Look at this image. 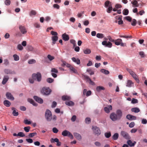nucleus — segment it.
Here are the masks:
<instances>
[{"instance_id": "39448f33", "label": "nucleus", "mask_w": 147, "mask_h": 147, "mask_svg": "<svg viewBox=\"0 0 147 147\" xmlns=\"http://www.w3.org/2000/svg\"><path fill=\"white\" fill-rule=\"evenodd\" d=\"M92 130L93 133L97 136L101 134V131L99 128L96 126H92Z\"/></svg>"}, {"instance_id": "c03bdc74", "label": "nucleus", "mask_w": 147, "mask_h": 147, "mask_svg": "<svg viewBox=\"0 0 147 147\" xmlns=\"http://www.w3.org/2000/svg\"><path fill=\"white\" fill-rule=\"evenodd\" d=\"M105 136L107 138H109L111 136L110 132H106L105 134Z\"/></svg>"}, {"instance_id": "ddd939ff", "label": "nucleus", "mask_w": 147, "mask_h": 147, "mask_svg": "<svg viewBox=\"0 0 147 147\" xmlns=\"http://www.w3.org/2000/svg\"><path fill=\"white\" fill-rule=\"evenodd\" d=\"M34 98L36 102L40 104L43 102V100L41 98L37 96H34Z\"/></svg>"}, {"instance_id": "f3484780", "label": "nucleus", "mask_w": 147, "mask_h": 147, "mask_svg": "<svg viewBox=\"0 0 147 147\" xmlns=\"http://www.w3.org/2000/svg\"><path fill=\"white\" fill-rule=\"evenodd\" d=\"M112 109V106L111 105H109L108 107H105L104 108V110L107 113H108L110 112V110Z\"/></svg>"}, {"instance_id": "cd10ccee", "label": "nucleus", "mask_w": 147, "mask_h": 147, "mask_svg": "<svg viewBox=\"0 0 147 147\" xmlns=\"http://www.w3.org/2000/svg\"><path fill=\"white\" fill-rule=\"evenodd\" d=\"M119 136V134L118 133H115L112 136V138L113 140H115L118 139Z\"/></svg>"}, {"instance_id": "79ce46f5", "label": "nucleus", "mask_w": 147, "mask_h": 147, "mask_svg": "<svg viewBox=\"0 0 147 147\" xmlns=\"http://www.w3.org/2000/svg\"><path fill=\"white\" fill-rule=\"evenodd\" d=\"M127 71L130 74L131 76L133 75L135 73L132 70H131L130 69L127 68Z\"/></svg>"}, {"instance_id": "f257e3e1", "label": "nucleus", "mask_w": 147, "mask_h": 147, "mask_svg": "<svg viewBox=\"0 0 147 147\" xmlns=\"http://www.w3.org/2000/svg\"><path fill=\"white\" fill-rule=\"evenodd\" d=\"M62 66L63 67L66 66L67 67L69 68L71 71L74 73H77V71L72 66L67 63L65 61H63V64H62Z\"/></svg>"}, {"instance_id": "052dcab7", "label": "nucleus", "mask_w": 147, "mask_h": 147, "mask_svg": "<svg viewBox=\"0 0 147 147\" xmlns=\"http://www.w3.org/2000/svg\"><path fill=\"white\" fill-rule=\"evenodd\" d=\"M125 18L127 20L129 21V22H130L131 21L132 18L130 17L129 16H127L125 17Z\"/></svg>"}, {"instance_id": "dca6fc26", "label": "nucleus", "mask_w": 147, "mask_h": 147, "mask_svg": "<svg viewBox=\"0 0 147 147\" xmlns=\"http://www.w3.org/2000/svg\"><path fill=\"white\" fill-rule=\"evenodd\" d=\"M63 39L65 41H67L69 39V36L68 35L65 33L63 34L62 35Z\"/></svg>"}, {"instance_id": "473e14b6", "label": "nucleus", "mask_w": 147, "mask_h": 147, "mask_svg": "<svg viewBox=\"0 0 147 147\" xmlns=\"http://www.w3.org/2000/svg\"><path fill=\"white\" fill-rule=\"evenodd\" d=\"M84 53L86 54H90L91 53V50L88 48H87L85 50H84Z\"/></svg>"}, {"instance_id": "aec40b11", "label": "nucleus", "mask_w": 147, "mask_h": 147, "mask_svg": "<svg viewBox=\"0 0 147 147\" xmlns=\"http://www.w3.org/2000/svg\"><path fill=\"white\" fill-rule=\"evenodd\" d=\"M134 84V83L130 80H128L127 81L126 84V86L127 87H131Z\"/></svg>"}, {"instance_id": "4d7b16f0", "label": "nucleus", "mask_w": 147, "mask_h": 147, "mask_svg": "<svg viewBox=\"0 0 147 147\" xmlns=\"http://www.w3.org/2000/svg\"><path fill=\"white\" fill-rule=\"evenodd\" d=\"M87 71L89 73V74L91 75H93L94 74V72L92 71V70L90 69H87Z\"/></svg>"}, {"instance_id": "0e129e2a", "label": "nucleus", "mask_w": 147, "mask_h": 147, "mask_svg": "<svg viewBox=\"0 0 147 147\" xmlns=\"http://www.w3.org/2000/svg\"><path fill=\"white\" fill-rule=\"evenodd\" d=\"M107 38L110 42H113L114 41V40L110 36H108Z\"/></svg>"}, {"instance_id": "a19ab883", "label": "nucleus", "mask_w": 147, "mask_h": 147, "mask_svg": "<svg viewBox=\"0 0 147 147\" xmlns=\"http://www.w3.org/2000/svg\"><path fill=\"white\" fill-rule=\"evenodd\" d=\"M58 141H59V140L57 138H55V139L52 138L51 140V142L52 143H54L55 142L57 143L58 142Z\"/></svg>"}, {"instance_id": "864d4df0", "label": "nucleus", "mask_w": 147, "mask_h": 147, "mask_svg": "<svg viewBox=\"0 0 147 147\" xmlns=\"http://www.w3.org/2000/svg\"><path fill=\"white\" fill-rule=\"evenodd\" d=\"M3 64L6 65H8L9 64V62L7 59H5L3 61Z\"/></svg>"}, {"instance_id": "c756f323", "label": "nucleus", "mask_w": 147, "mask_h": 147, "mask_svg": "<svg viewBox=\"0 0 147 147\" xmlns=\"http://www.w3.org/2000/svg\"><path fill=\"white\" fill-rule=\"evenodd\" d=\"M131 111L132 112H134L135 113H137L140 112V109L137 107H135L132 108L131 109Z\"/></svg>"}, {"instance_id": "f8f14e48", "label": "nucleus", "mask_w": 147, "mask_h": 147, "mask_svg": "<svg viewBox=\"0 0 147 147\" xmlns=\"http://www.w3.org/2000/svg\"><path fill=\"white\" fill-rule=\"evenodd\" d=\"M19 28L20 32L22 34H25L26 33L27 31L24 26L22 25H20L19 26Z\"/></svg>"}, {"instance_id": "bb28decb", "label": "nucleus", "mask_w": 147, "mask_h": 147, "mask_svg": "<svg viewBox=\"0 0 147 147\" xmlns=\"http://www.w3.org/2000/svg\"><path fill=\"white\" fill-rule=\"evenodd\" d=\"M3 104L7 107H9L11 104V102L7 100H5L4 101Z\"/></svg>"}, {"instance_id": "69168bd1", "label": "nucleus", "mask_w": 147, "mask_h": 147, "mask_svg": "<svg viewBox=\"0 0 147 147\" xmlns=\"http://www.w3.org/2000/svg\"><path fill=\"white\" fill-rule=\"evenodd\" d=\"M135 124L134 122H132L129 124V127L130 128H132L134 126Z\"/></svg>"}, {"instance_id": "2eb2a0df", "label": "nucleus", "mask_w": 147, "mask_h": 147, "mask_svg": "<svg viewBox=\"0 0 147 147\" xmlns=\"http://www.w3.org/2000/svg\"><path fill=\"white\" fill-rule=\"evenodd\" d=\"M6 96L7 98L8 99H10L12 100H13L14 99V98L13 96L9 92H7L6 94Z\"/></svg>"}, {"instance_id": "5fc2aeb1", "label": "nucleus", "mask_w": 147, "mask_h": 147, "mask_svg": "<svg viewBox=\"0 0 147 147\" xmlns=\"http://www.w3.org/2000/svg\"><path fill=\"white\" fill-rule=\"evenodd\" d=\"M138 101L137 99L133 98L131 100V103L133 104H135L138 103Z\"/></svg>"}, {"instance_id": "5701e85b", "label": "nucleus", "mask_w": 147, "mask_h": 147, "mask_svg": "<svg viewBox=\"0 0 147 147\" xmlns=\"http://www.w3.org/2000/svg\"><path fill=\"white\" fill-rule=\"evenodd\" d=\"M62 99L63 100H69L71 99V97L67 95H63L62 97Z\"/></svg>"}, {"instance_id": "774afa93", "label": "nucleus", "mask_w": 147, "mask_h": 147, "mask_svg": "<svg viewBox=\"0 0 147 147\" xmlns=\"http://www.w3.org/2000/svg\"><path fill=\"white\" fill-rule=\"evenodd\" d=\"M17 48L20 50H22L23 49V47L20 44H19L17 46Z\"/></svg>"}, {"instance_id": "0eeeda50", "label": "nucleus", "mask_w": 147, "mask_h": 147, "mask_svg": "<svg viewBox=\"0 0 147 147\" xmlns=\"http://www.w3.org/2000/svg\"><path fill=\"white\" fill-rule=\"evenodd\" d=\"M62 135L64 136H67L71 139L73 138V136L72 135L70 132L66 130L63 131L62 133Z\"/></svg>"}, {"instance_id": "6ab92c4d", "label": "nucleus", "mask_w": 147, "mask_h": 147, "mask_svg": "<svg viewBox=\"0 0 147 147\" xmlns=\"http://www.w3.org/2000/svg\"><path fill=\"white\" fill-rule=\"evenodd\" d=\"M9 79V77L8 76H5L3 77L2 82V84L3 85L5 84Z\"/></svg>"}, {"instance_id": "bf43d9fd", "label": "nucleus", "mask_w": 147, "mask_h": 147, "mask_svg": "<svg viewBox=\"0 0 147 147\" xmlns=\"http://www.w3.org/2000/svg\"><path fill=\"white\" fill-rule=\"evenodd\" d=\"M137 22L136 20L135 19H133L132 20L131 24L132 26H136Z\"/></svg>"}, {"instance_id": "3c124183", "label": "nucleus", "mask_w": 147, "mask_h": 147, "mask_svg": "<svg viewBox=\"0 0 147 147\" xmlns=\"http://www.w3.org/2000/svg\"><path fill=\"white\" fill-rule=\"evenodd\" d=\"M18 136H19L21 137H23L25 136V135L22 132H19L17 134Z\"/></svg>"}, {"instance_id": "49530a36", "label": "nucleus", "mask_w": 147, "mask_h": 147, "mask_svg": "<svg viewBox=\"0 0 147 147\" xmlns=\"http://www.w3.org/2000/svg\"><path fill=\"white\" fill-rule=\"evenodd\" d=\"M85 121L87 124H89L91 122V119L89 117L86 118L85 119Z\"/></svg>"}, {"instance_id": "7ed1b4c3", "label": "nucleus", "mask_w": 147, "mask_h": 147, "mask_svg": "<svg viewBox=\"0 0 147 147\" xmlns=\"http://www.w3.org/2000/svg\"><path fill=\"white\" fill-rule=\"evenodd\" d=\"M32 78L35 80H36L38 82H40L42 79V76L40 72H37L36 74H33L32 76Z\"/></svg>"}, {"instance_id": "a878e982", "label": "nucleus", "mask_w": 147, "mask_h": 147, "mask_svg": "<svg viewBox=\"0 0 147 147\" xmlns=\"http://www.w3.org/2000/svg\"><path fill=\"white\" fill-rule=\"evenodd\" d=\"M73 61L76 63L77 64H79L80 63V61L79 59H76L75 57H73L71 58Z\"/></svg>"}, {"instance_id": "e433bc0d", "label": "nucleus", "mask_w": 147, "mask_h": 147, "mask_svg": "<svg viewBox=\"0 0 147 147\" xmlns=\"http://www.w3.org/2000/svg\"><path fill=\"white\" fill-rule=\"evenodd\" d=\"M132 76L138 83H139V80L137 78V76L136 74H135H135H134Z\"/></svg>"}, {"instance_id": "6e6552de", "label": "nucleus", "mask_w": 147, "mask_h": 147, "mask_svg": "<svg viewBox=\"0 0 147 147\" xmlns=\"http://www.w3.org/2000/svg\"><path fill=\"white\" fill-rule=\"evenodd\" d=\"M120 134L124 138L126 139L129 140L131 138V137L125 131H121V132Z\"/></svg>"}, {"instance_id": "412c9836", "label": "nucleus", "mask_w": 147, "mask_h": 147, "mask_svg": "<svg viewBox=\"0 0 147 147\" xmlns=\"http://www.w3.org/2000/svg\"><path fill=\"white\" fill-rule=\"evenodd\" d=\"M74 137L77 139L79 140H81L82 139V137L79 134L77 133H74Z\"/></svg>"}, {"instance_id": "58836bf2", "label": "nucleus", "mask_w": 147, "mask_h": 147, "mask_svg": "<svg viewBox=\"0 0 147 147\" xmlns=\"http://www.w3.org/2000/svg\"><path fill=\"white\" fill-rule=\"evenodd\" d=\"M36 11L34 10H32L29 14L30 16H35L36 14Z\"/></svg>"}, {"instance_id": "8fccbe9b", "label": "nucleus", "mask_w": 147, "mask_h": 147, "mask_svg": "<svg viewBox=\"0 0 147 147\" xmlns=\"http://www.w3.org/2000/svg\"><path fill=\"white\" fill-rule=\"evenodd\" d=\"M36 62L35 60L34 59H32L28 61V63L29 64H32L35 63Z\"/></svg>"}, {"instance_id": "a18cd8bd", "label": "nucleus", "mask_w": 147, "mask_h": 147, "mask_svg": "<svg viewBox=\"0 0 147 147\" xmlns=\"http://www.w3.org/2000/svg\"><path fill=\"white\" fill-rule=\"evenodd\" d=\"M37 133L36 132L31 133L29 134L28 135L29 137L30 138H32L34 136H36Z\"/></svg>"}, {"instance_id": "4be33fe9", "label": "nucleus", "mask_w": 147, "mask_h": 147, "mask_svg": "<svg viewBox=\"0 0 147 147\" xmlns=\"http://www.w3.org/2000/svg\"><path fill=\"white\" fill-rule=\"evenodd\" d=\"M58 37L57 36H53L52 37L53 45L58 40Z\"/></svg>"}, {"instance_id": "6e6d98bb", "label": "nucleus", "mask_w": 147, "mask_h": 147, "mask_svg": "<svg viewBox=\"0 0 147 147\" xmlns=\"http://www.w3.org/2000/svg\"><path fill=\"white\" fill-rule=\"evenodd\" d=\"M48 58L49 59L50 61H52L55 58L53 56H52L50 55H48L47 56Z\"/></svg>"}, {"instance_id": "f03ea898", "label": "nucleus", "mask_w": 147, "mask_h": 147, "mask_svg": "<svg viewBox=\"0 0 147 147\" xmlns=\"http://www.w3.org/2000/svg\"><path fill=\"white\" fill-rule=\"evenodd\" d=\"M52 92V90L49 87H43L41 90V93L43 95H49Z\"/></svg>"}, {"instance_id": "a211bd4d", "label": "nucleus", "mask_w": 147, "mask_h": 147, "mask_svg": "<svg viewBox=\"0 0 147 147\" xmlns=\"http://www.w3.org/2000/svg\"><path fill=\"white\" fill-rule=\"evenodd\" d=\"M5 73L6 74H15V72L14 71H12L11 70L8 69H5L4 70Z\"/></svg>"}, {"instance_id": "680f3d73", "label": "nucleus", "mask_w": 147, "mask_h": 147, "mask_svg": "<svg viewBox=\"0 0 147 147\" xmlns=\"http://www.w3.org/2000/svg\"><path fill=\"white\" fill-rule=\"evenodd\" d=\"M24 123L26 124L29 125L31 123V122L29 121L28 119H26L24 120Z\"/></svg>"}, {"instance_id": "4c0bfd02", "label": "nucleus", "mask_w": 147, "mask_h": 147, "mask_svg": "<svg viewBox=\"0 0 147 147\" xmlns=\"http://www.w3.org/2000/svg\"><path fill=\"white\" fill-rule=\"evenodd\" d=\"M129 13V10L127 9H124L123 11V14L125 15H127Z\"/></svg>"}, {"instance_id": "20e7f679", "label": "nucleus", "mask_w": 147, "mask_h": 147, "mask_svg": "<svg viewBox=\"0 0 147 147\" xmlns=\"http://www.w3.org/2000/svg\"><path fill=\"white\" fill-rule=\"evenodd\" d=\"M45 117L46 120L49 121H51L52 118V114L51 111L49 110H47L45 112Z\"/></svg>"}, {"instance_id": "c9c22d12", "label": "nucleus", "mask_w": 147, "mask_h": 147, "mask_svg": "<svg viewBox=\"0 0 147 147\" xmlns=\"http://www.w3.org/2000/svg\"><path fill=\"white\" fill-rule=\"evenodd\" d=\"M108 8L107 9V12L108 13H110L111 11L113 10V7L112 5H110V6L108 7Z\"/></svg>"}, {"instance_id": "c85d7f7f", "label": "nucleus", "mask_w": 147, "mask_h": 147, "mask_svg": "<svg viewBox=\"0 0 147 147\" xmlns=\"http://www.w3.org/2000/svg\"><path fill=\"white\" fill-rule=\"evenodd\" d=\"M112 5L111 3L109 1H106L105 3V6L106 7H108L110 6V5Z\"/></svg>"}, {"instance_id": "393cba45", "label": "nucleus", "mask_w": 147, "mask_h": 147, "mask_svg": "<svg viewBox=\"0 0 147 147\" xmlns=\"http://www.w3.org/2000/svg\"><path fill=\"white\" fill-rule=\"evenodd\" d=\"M136 142L134 141V142H132L131 140H128L127 141V143L130 146H134L135 145Z\"/></svg>"}, {"instance_id": "b1692460", "label": "nucleus", "mask_w": 147, "mask_h": 147, "mask_svg": "<svg viewBox=\"0 0 147 147\" xmlns=\"http://www.w3.org/2000/svg\"><path fill=\"white\" fill-rule=\"evenodd\" d=\"M65 103L66 105L69 106H73L74 105V103L73 102L70 100H68V101L65 102Z\"/></svg>"}, {"instance_id": "9b49d317", "label": "nucleus", "mask_w": 147, "mask_h": 147, "mask_svg": "<svg viewBox=\"0 0 147 147\" xmlns=\"http://www.w3.org/2000/svg\"><path fill=\"white\" fill-rule=\"evenodd\" d=\"M102 44L106 47L111 48L112 46V44L110 42H107L106 41H104L102 42Z\"/></svg>"}, {"instance_id": "4468645a", "label": "nucleus", "mask_w": 147, "mask_h": 147, "mask_svg": "<svg viewBox=\"0 0 147 147\" xmlns=\"http://www.w3.org/2000/svg\"><path fill=\"white\" fill-rule=\"evenodd\" d=\"M126 118L130 120H135L136 119V117L130 114L127 115L126 116Z\"/></svg>"}, {"instance_id": "338daca9", "label": "nucleus", "mask_w": 147, "mask_h": 147, "mask_svg": "<svg viewBox=\"0 0 147 147\" xmlns=\"http://www.w3.org/2000/svg\"><path fill=\"white\" fill-rule=\"evenodd\" d=\"M139 54L141 56V57H144L145 56L144 53L143 51H140L139 53Z\"/></svg>"}, {"instance_id": "f704fd0d", "label": "nucleus", "mask_w": 147, "mask_h": 147, "mask_svg": "<svg viewBox=\"0 0 147 147\" xmlns=\"http://www.w3.org/2000/svg\"><path fill=\"white\" fill-rule=\"evenodd\" d=\"M100 72L106 75L108 74L109 73V72L108 70L104 69H101L100 70Z\"/></svg>"}, {"instance_id": "603ef678", "label": "nucleus", "mask_w": 147, "mask_h": 147, "mask_svg": "<svg viewBox=\"0 0 147 147\" xmlns=\"http://www.w3.org/2000/svg\"><path fill=\"white\" fill-rule=\"evenodd\" d=\"M70 42L71 43L73 44V46L74 47H75L76 45V41L75 40L73 39H71L70 40Z\"/></svg>"}, {"instance_id": "2f4dec72", "label": "nucleus", "mask_w": 147, "mask_h": 147, "mask_svg": "<svg viewBox=\"0 0 147 147\" xmlns=\"http://www.w3.org/2000/svg\"><path fill=\"white\" fill-rule=\"evenodd\" d=\"M131 3L134 7H138L139 6L138 4V2L136 0H134L131 2Z\"/></svg>"}, {"instance_id": "7c9ffc66", "label": "nucleus", "mask_w": 147, "mask_h": 147, "mask_svg": "<svg viewBox=\"0 0 147 147\" xmlns=\"http://www.w3.org/2000/svg\"><path fill=\"white\" fill-rule=\"evenodd\" d=\"M16 109L14 107H12L11 109L13 110L12 112V114L14 116H17L18 115V112H16L15 110Z\"/></svg>"}, {"instance_id": "de8ad7c7", "label": "nucleus", "mask_w": 147, "mask_h": 147, "mask_svg": "<svg viewBox=\"0 0 147 147\" xmlns=\"http://www.w3.org/2000/svg\"><path fill=\"white\" fill-rule=\"evenodd\" d=\"M53 81L54 80L51 78H48L47 79V82L50 83H52Z\"/></svg>"}, {"instance_id": "423d86ee", "label": "nucleus", "mask_w": 147, "mask_h": 147, "mask_svg": "<svg viewBox=\"0 0 147 147\" xmlns=\"http://www.w3.org/2000/svg\"><path fill=\"white\" fill-rule=\"evenodd\" d=\"M113 42H114L115 44L117 45H120L121 46L124 47L126 45L125 44H124L122 42V39L120 38L114 40V41Z\"/></svg>"}, {"instance_id": "13d9d810", "label": "nucleus", "mask_w": 147, "mask_h": 147, "mask_svg": "<svg viewBox=\"0 0 147 147\" xmlns=\"http://www.w3.org/2000/svg\"><path fill=\"white\" fill-rule=\"evenodd\" d=\"M5 5H9L11 3L10 0H5Z\"/></svg>"}, {"instance_id": "e2e57ef3", "label": "nucleus", "mask_w": 147, "mask_h": 147, "mask_svg": "<svg viewBox=\"0 0 147 147\" xmlns=\"http://www.w3.org/2000/svg\"><path fill=\"white\" fill-rule=\"evenodd\" d=\"M51 71L52 73L54 72L55 73H57L58 72V70L55 68H52L51 70Z\"/></svg>"}, {"instance_id": "09e8293b", "label": "nucleus", "mask_w": 147, "mask_h": 147, "mask_svg": "<svg viewBox=\"0 0 147 147\" xmlns=\"http://www.w3.org/2000/svg\"><path fill=\"white\" fill-rule=\"evenodd\" d=\"M30 128V126L25 127L24 128V129L26 132H28L29 131Z\"/></svg>"}, {"instance_id": "1a4fd4ad", "label": "nucleus", "mask_w": 147, "mask_h": 147, "mask_svg": "<svg viewBox=\"0 0 147 147\" xmlns=\"http://www.w3.org/2000/svg\"><path fill=\"white\" fill-rule=\"evenodd\" d=\"M118 120L121 119L122 116V111L120 109H118L116 111L115 114Z\"/></svg>"}, {"instance_id": "9d476101", "label": "nucleus", "mask_w": 147, "mask_h": 147, "mask_svg": "<svg viewBox=\"0 0 147 147\" xmlns=\"http://www.w3.org/2000/svg\"><path fill=\"white\" fill-rule=\"evenodd\" d=\"M110 119L113 121L119 120L115 113H112L110 115Z\"/></svg>"}, {"instance_id": "37998d69", "label": "nucleus", "mask_w": 147, "mask_h": 147, "mask_svg": "<svg viewBox=\"0 0 147 147\" xmlns=\"http://www.w3.org/2000/svg\"><path fill=\"white\" fill-rule=\"evenodd\" d=\"M14 60L16 61H18L19 59V57L18 55L16 54H14L13 55Z\"/></svg>"}, {"instance_id": "ea45409f", "label": "nucleus", "mask_w": 147, "mask_h": 147, "mask_svg": "<svg viewBox=\"0 0 147 147\" xmlns=\"http://www.w3.org/2000/svg\"><path fill=\"white\" fill-rule=\"evenodd\" d=\"M96 36L98 38H102L104 37L103 34L102 33H97Z\"/></svg>"}, {"instance_id": "72a5a7b5", "label": "nucleus", "mask_w": 147, "mask_h": 147, "mask_svg": "<svg viewBox=\"0 0 147 147\" xmlns=\"http://www.w3.org/2000/svg\"><path fill=\"white\" fill-rule=\"evenodd\" d=\"M105 88L103 86H98L96 88V90L98 92H100L101 90H104Z\"/></svg>"}]
</instances>
